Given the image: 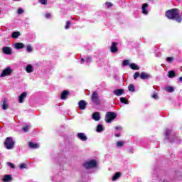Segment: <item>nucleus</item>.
Segmentation results:
<instances>
[{"label": "nucleus", "mask_w": 182, "mask_h": 182, "mask_svg": "<svg viewBox=\"0 0 182 182\" xmlns=\"http://www.w3.org/2000/svg\"><path fill=\"white\" fill-rule=\"evenodd\" d=\"M165 15L168 19L176 21V22H178V23H180L182 21V15L180 14V11H178L177 9H172L166 11Z\"/></svg>", "instance_id": "f257e3e1"}, {"label": "nucleus", "mask_w": 182, "mask_h": 182, "mask_svg": "<svg viewBox=\"0 0 182 182\" xmlns=\"http://www.w3.org/2000/svg\"><path fill=\"white\" fill-rule=\"evenodd\" d=\"M5 147L8 150H11L14 149V146H15V142L11 137H7L5 142H4Z\"/></svg>", "instance_id": "f03ea898"}, {"label": "nucleus", "mask_w": 182, "mask_h": 182, "mask_svg": "<svg viewBox=\"0 0 182 182\" xmlns=\"http://www.w3.org/2000/svg\"><path fill=\"white\" fill-rule=\"evenodd\" d=\"M117 115L114 112H107L105 117V122L107 123H111L112 121L116 119Z\"/></svg>", "instance_id": "7ed1b4c3"}, {"label": "nucleus", "mask_w": 182, "mask_h": 182, "mask_svg": "<svg viewBox=\"0 0 182 182\" xmlns=\"http://www.w3.org/2000/svg\"><path fill=\"white\" fill-rule=\"evenodd\" d=\"M97 166V162L95 160H90L84 164L85 168H95Z\"/></svg>", "instance_id": "20e7f679"}, {"label": "nucleus", "mask_w": 182, "mask_h": 182, "mask_svg": "<svg viewBox=\"0 0 182 182\" xmlns=\"http://www.w3.org/2000/svg\"><path fill=\"white\" fill-rule=\"evenodd\" d=\"M91 100L95 103V105H100V99L99 98V95L94 92L91 96Z\"/></svg>", "instance_id": "39448f33"}, {"label": "nucleus", "mask_w": 182, "mask_h": 182, "mask_svg": "<svg viewBox=\"0 0 182 182\" xmlns=\"http://www.w3.org/2000/svg\"><path fill=\"white\" fill-rule=\"evenodd\" d=\"M11 73H12V69H11V68L8 67L2 71L0 76H1V77H5V76L11 75Z\"/></svg>", "instance_id": "423d86ee"}, {"label": "nucleus", "mask_w": 182, "mask_h": 182, "mask_svg": "<svg viewBox=\"0 0 182 182\" xmlns=\"http://www.w3.org/2000/svg\"><path fill=\"white\" fill-rule=\"evenodd\" d=\"M78 105L80 110H85L86 109V106L87 105V102H86L85 100H80L78 102Z\"/></svg>", "instance_id": "0eeeda50"}, {"label": "nucleus", "mask_w": 182, "mask_h": 182, "mask_svg": "<svg viewBox=\"0 0 182 182\" xmlns=\"http://www.w3.org/2000/svg\"><path fill=\"white\" fill-rule=\"evenodd\" d=\"M2 52L6 55H12V48L11 47H4L2 48Z\"/></svg>", "instance_id": "6e6552de"}, {"label": "nucleus", "mask_w": 182, "mask_h": 182, "mask_svg": "<svg viewBox=\"0 0 182 182\" xmlns=\"http://www.w3.org/2000/svg\"><path fill=\"white\" fill-rule=\"evenodd\" d=\"M110 50L112 52V53H116V52H118L119 49H117V43L113 42L111 47Z\"/></svg>", "instance_id": "1a4fd4ad"}, {"label": "nucleus", "mask_w": 182, "mask_h": 182, "mask_svg": "<svg viewBox=\"0 0 182 182\" xmlns=\"http://www.w3.org/2000/svg\"><path fill=\"white\" fill-rule=\"evenodd\" d=\"M140 77L141 79H142V80H144L146 79H150V77H151V75L147 73L142 72L140 74Z\"/></svg>", "instance_id": "9d476101"}, {"label": "nucleus", "mask_w": 182, "mask_h": 182, "mask_svg": "<svg viewBox=\"0 0 182 182\" xmlns=\"http://www.w3.org/2000/svg\"><path fill=\"white\" fill-rule=\"evenodd\" d=\"M26 96H28V93L27 92H23L18 97V102H19V103H23V100L26 98Z\"/></svg>", "instance_id": "9b49d317"}, {"label": "nucleus", "mask_w": 182, "mask_h": 182, "mask_svg": "<svg viewBox=\"0 0 182 182\" xmlns=\"http://www.w3.org/2000/svg\"><path fill=\"white\" fill-rule=\"evenodd\" d=\"M147 8H149V4H144L142 5V14H144V15H147L149 14V11H147Z\"/></svg>", "instance_id": "f8f14e48"}, {"label": "nucleus", "mask_w": 182, "mask_h": 182, "mask_svg": "<svg viewBox=\"0 0 182 182\" xmlns=\"http://www.w3.org/2000/svg\"><path fill=\"white\" fill-rule=\"evenodd\" d=\"M92 119L95 120V122H99L100 120V113L95 112L92 114Z\"/></svg>", "instance_id": "ddd939ff"}, {"label": "nucleus", "mask_w": 182, "mask_h": 182, "mask_svg": "<svg viewBox=\"0 0 182 182\" xmlns=\"http://www.w3.org/2000/svg\"><path fill=\"white\" fill-rule=\"evenodd\" d=\"M123 93H124V90H123V89L114 90V94L116 96H122L123 95Z\"/></svg>", "instance_id": "4468645a"}, {"label": "nucleus", "mask_w": 182, "mask_h": 182, "mask_svg": "<svg viewBox=\"0 0 182 182\" xmlns=\"http://www.w3.org/2000/svg\"><path fill=\"white\" fill-rule=\"evenodd\" d=\"M14 48L16 49H23V48H25V44L22 43H16L14 44Z\"/></svg>", "instance_id": "2eb2a0df"}, {"label": "nucleus", "mask_w": 182, "mask_h": 182, "mask_svg": "<svg viewBox=\"0 0 182 182\" xmlns=\"http://www.w3.org/2000/svg\"><path fill=\"white\" fill-rule=\"evenodd\" d=\"M77 136L79 139L82 141H86L87 140V137L83 133H78Z\"/></svg>", "instance_id": "dca6fc26"}, {"label": "nucleus", "mask_w": 182, "mask_h": 182, "mask_svg": "<svg viewBox=\"0 0 182 182\" xmlns=\"http://www.w3.org/2000/svg\"><path fill=\"white\" fill-rule=\"evenodd\" d=\"M68 95H69V92H68L67 90H64L61 93L60 97L63 100L66 99V97H68Z\"/></svg>", "instance_id": "f3484780"}, {"label": "nucleus", "mask_w": 182, "mask_h": 182, "mask_svg": "<svg viewBox=\"0 0 182 182\" xmlns=\"http://www.w3.org/2000/svg\"><path fill=\"white\" fill-rule=\"evenodd\" d=\"M26 70L27 73H32V72H33V68L32 67V65H27Z\"/></svg>", "instance_id": "a211bd4d"}, {"label": "nucleus", "mask_w": 182, "mask_h": 182, "mask_svg": "<svg viewBox=\"0 0 182 182\" xmlns=\"http://www.w3.org/2000/svg\"><path fill=\"white\" fill-rule=\"evenodd\" d=\"M29 147H31V149H38L39 147V144H35L33 142H29Z\"/></svg>", "instance_id": "6ab92c4d"}, {"label": "nucleus", "mask_w": 182, "mask_h": 182, "mask_svg": "<svg viewBox=\"0 0 182 182\" xmlns=\"http://www.w3.org/2000/svg\"><path fill=\"white\" fill-rule=\"evenodd\" d=\"M120 176H122V173L120 172H117L114 176L112 177V181H116V180H117V178H119V177H120Z\"/></svg>", "instance_id": "aec40b11"}, {"label": "nucleus", "mask_w": 182, "mask_h": 182, "mask_svg": "<svg viewBox=\"0 0 182 182\" xmlns=\"http://www.w3.org/2000/svg\"><path fill=\"white\" fill-rule=\"evenodd\" d=\"M11 180H12L11 175H6V176H4V177L3 178V181H4V182H9V181H11Z\"/></svg>", "instance_id": "412c9836"}, {"label": "nucleus", "mask_w": 182, "mask_h": 182, "mask_svg": "<svg viewBox=\"0 0 182 182\" xmlns=\"http://www.w3.org/2000/svg\"><path fill=\"white\" fill-rule=\"evenodd\" d=\"M130 68H131V69H133L134 70H139V69H140V68H139V66L137 65H136L135 63L130 64Z\"/></svg>", "instance_id": "4be33fe9"}, {"label": "nucleus", "mask_w": 182, "mask_h": 182, "mask_svg": "<svg viewBox=\"0 0 182 182\" xmlns=\"http://www.w3.org/2000/svg\"><path fill=\"white\" fill-rule=\"evenodd\" d=\"M104 130H105V128H103V126L100 124L97 127V133H101V132H103Z\"/></svg>", "instance_id": "5701e85b"}, {"label": "nucleus", "mask_w": 182, "mask_h": 182, "mask_svg": "<svg viewBox=\"0 0 182 182\" xmlns=\"http://www.w3.org/2000/svg\"><path fill=\"white\" fill-rule=\"evenodd\" d=\"M21 33L18 31L13 32L11 34L12 38H16L18 36H19Z\"/></svg>", "instance_id": "b1692460"}, {"label": "nucleus", "mask_w": 182, "mask_h": 182, "mask_svg": "<svg viewBox=\"0 0 182 182\" xmlns=\"http://www.w3.org/2000/svg\"><path fill=\"white\" fill-rule=\"evenodd\" d=\"M168 77L173 78L174 76H176V73L174 71H169L168 73Z\"/></svg>", "instance_id": "393cba45"}, {"label": "nucleus", "mask_w": 182, "mask_h": 182, "mask_svg": "<svg viewBox=\"0 0 182 182\" xmlns=\"http://www.w3.org/2000/svg\"><path fill=\"white\" fill-rule=\"evenodd\" d=\"M120 102L122 103H124V105H129V101H127V99H126L125 97H121Z\"/></svg>", "instance_id": "a878e982"}, {"label": "nucleus", "mask_w": 182, "mask_h": 182, "mask_svg": "<svg viewBox=\"0 0 182 182\" xmlns=\"http://www.w3.org/2000/svg\"><path fill=\"white\" fill-rule=\"evenodd\" d=\"M117 147H123L124 146V141H119L117 142Z\"/></svg>", "instance_id": "bb28decb"}, {"label": "nucleus", "mask_w": 182, "mask_h": 182, "mask_svg": "<svg viewBox=\"0 0 182 182\" xmlns=\"http://www.w3.org/2000/svg\"><path fill=\"white\" fill-rule=\"evenodd\" d=\"M165 90L166 92H174V88H173V87H165Z\"/></svg>", "instance_id": "cd10ccee"}, {"label": "nucleus", "mask_w": 182, "mask_h": 182, "mask_svg": "<svg viewBox=\"0 0 182 182\" xmlns=\"http://www.w3.org/2000/svg\"><path fill=\"white\" fill-rule=\"evenodd\" d=\"M129 92H134V85H133L132 84L129 85Z\"/></svg>", "instance_id": "c85d7f7f"}, {"label": "nucleus", "mask_w": 182, "mask_h": 182, "mask_svg": "<svg viewBox=\"0 0 182 182\" xmlns=\"http://www.w3.org/2000/svg\"><path fill=\"white\" fill-rule=\"evenodd\" d=\"M39 2H40L42 5H48V0H39Z\"/></svg>", "instance_id": "c756f323"}, {"label": "nucleus", "mask_w": 182, "mask_h": 182, "mask_svg": "<svg viewBox=\"0 0 182 182\" xmlns=\"http://www.w3.org/2000/svg\"><path fill=\"white\" fill-rule=\"evenodd\" d=\"M26 49H27V51L29 53L32 52V50H33L32 46H31V45H28L26 47Z\"/></svg>", "instance_id": "7c9ffc66"}, {"label": "nucleus", "mask_w": 182, "mask_h": 182, "mask_svg": "<svg viewBox=\"0 0 182 182\" xmlns=\"http://www.w3.org/2000/svg\"><path fill=\"white\" fill-rule=\"evenodd\" d=\"M173 60H174V58L173 57H168L166 58V62L171 63L173 62Z\"/></svg>", "instance_id": "2f4dec72"}, {"label": "nucleus", "mask_w": 182, "mask_h": 182, "mask_svg": "<svg viewBox=\"0 0 182 182\" xmlns=\"http://www.w3.org/2000/svg\"><path fill=\"white\" fill-rule=\"evenodd\" d=\"M8 107H9V105H8V104H6V103H4L3 104V105H2V109H3V110H6V109H8Z\"/></svg>", "instance_id": "473e14b6"}, {"label": "nucleus", "mask_w": 182, "mask_h": 182, "mask_svg": "<svg viewBox=\"0 0 182 182\" xmlns=\"http://www.w3.org/2000/svg\"><path fill=\"white\" fill-rule=\"evenodd\" d=\"M29 128H30L29 125H26V126H24V127H23V130L25 132H28V130H29Z\"/></svg>", "instance_id": "72a5a7b5"}, {"label": "nucleus", "mask_w": 182, "mask_h": 182, "mask_svg": "<svg viewBox=\"0 0 182 182\" xmlns=\"http://www.w3.org/2000/svg\"><path fill=\"white\" fill-rule=\"evenodd\" d=\"M140 76V73H139V72L135 73V74L134 75V79L136 80L137 79V77H139Z\"/></svg>", "instance_id": "f704fd0d"}, {"label": "nucleus", "mask_w": 182, "mask_h": 182, "mask_svg": "<svg viewBox=\"0 0 182 182\" xmlns=\"http://www.w3.org/2000/svg\"><path fill=\"white\" fill-rule=\"evenodd\" d=\"M70 21H67L65 29H69L70 28Z\"/></svg>", "instance_id": "c9c22d12"}, {"label": "nucleus", "mask_w": 182, "mask_h": 182, "mask_svg": "<svg viewBox=\"0 0 182 182\" xmlns=\"http://www.w3.org/2000/svg\"><path fill=\"white\" fill-rule=\"evenodd\" d=\"M105 5H106L107 8H110V6H113V4L110 2H107L105 4Z\"/></svg>", "instance_id": "e433bc0d"}, {"label": "nucleus", "mask_w": 182, "mask_h": 182, "mask_svg": "<svg viewBox=\"0 0 182 182\" xmlns=\"http://www.w3.org/2000/svg\"><path fill=\"white\" fill-rule=\"evenodd\" d=\"M7 164L11 167V168H15V165H14V164L9 162Z\"/></svg>", "instance_id": "4c0bfd02"}, {"label": "nucleus", "mask_w": 182, "mask_h": 182, "mask_svg": "<svg viewBox=\"0 0 182 182\" xmlns=\"http://www.w3.org/2000/svg\"><path fill=\"white\" fill-rule=\"evenodd\" d=\"M20 168H26V164H21L19 166Z\"/></svg>", "instance_id": "58836bf2"}, {"label": "nucleus", "mask_w": 182, "mask_h": 182, "mask_svg": "<svg viewBox=\"0 0 182 182\" xmlns=\"http://www.w3.org/2000/svg\"><path fill=\"white\" fill-rule=\"evenodd\" d=\"M127 65H129V60H125L123 62V66H127Z\"/></svg>", "instance_id": "ea45409f"}, {"label": "nucleus", "mask_w": 182, "mask_h": 182, "mask_svg": "<svg viewBox=\"0 0 182 182\" xmlns=\"http://www.w3.org/2000/svg\"><path fill=\"white\" fill-rule=\"evenodd\" d=\"M18 14H23V9H18Z\"/></svg>", "instance_id": "a19ab883"}, {"label": "nucleus", "mask_w": 182, "mask_h": 182, "mask_svg": "<svg viewBox=\"0 0 182 182\" xmlns=\"http://www.w3.org/2000/svg\"><path fill=\"white\" fill-rule=\"evenodd\" d=\"M46 18H47L48 19H49V18H50L51 15L50 14H47L45 15Z\"/></svg>", "instance_id": "79ce46f5"}, {"label": "nucleus", "mask_w": 182, "mask_h": 182, "mask_svg": "<svg viewBox=\"0 0 182 182\" xmlns=\"http://www.w3.org/2000/svg\"><path fill=\"white\" fill-rule=\"evenodd\" d=\"M152 97H153L154 99H157V95H156V94H154V95H152Z\"/></svg>", "instance_id": "37998d69"}, {"label": "nucleus", "mask_w": 182, "mask_h": 182, "mask_svg": "<svg viewBox=\"0 0 182 182\" xmlns=\"http://www.w3.org/2000/svg\"><path fill=\"white\" fill-rule=\"evenodd\" d=\"M117 130H122V127H116Z\"/></svg>", "instance_id": "c03bdc74"}, {"label": "nucleus", "mask_w": 182, "mask_h": 182, "mask_svg": "<svg viewBox=\"0 0 182 182\" xmlns=\"http://www.w3.org/2000/svg\"><path fill=\"white\" fill-rule=\"evenodd\" d=\"M115 136L116 137H120V134H116Z\"/></svg>", "instance_id": "a18cd8bd"}, {"label": "nucleus", "mask_w": 182, "mask_h": 182, "mask_svg": "<svg viewBox=\"0 0 182 182\" xmlns=\"http://www.w3.org/2000/svg\"><path fill=\"white\" fill-rule=\"evenodd\" d=\"M85 62V60L83 58L81 59V63H83Z\"/></svg>", "instance_id": "49530a36"}, {"label": "nucleus", "mask_w": 182, "mask_h": 182, "mask_svg": "<svg viewBox=\"0 0 182 182\" xmlns=\"http://www.w3.org/2000/svg\"><path fill=\"white\" fill-rule=\"evenodd\" d=\"M180 82H182V77H179Z\"/></svg>", "instance_id": "de8ad7c7"}, {"label": "nucleus", "mask_w": 182, "mask_h": 182, "mask_svg": "<svg viewBox=\"0 0 182 182\" xmlns=\"http://www.w3.org/2000/svg\"><path fill=\"white\" fill-rule=\"evenodd\" d=\"M170 132V130H166V134L167 133Z\"/></svg>", "instance_id": "09e8293b"}]
</instances>
